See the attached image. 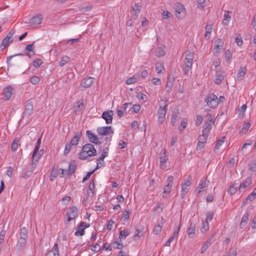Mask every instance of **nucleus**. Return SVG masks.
Returning a JSON list of instances; mask_svg holds the SVG:
<instances>
[{"label": "nucleus", "mask_w": 256, "mask_h": 256, "mask_svg": "<svg viewBox=\"0 0 256 256\" xmlns=\"http://www.w3.org/2000/svg\"><path fill=\"white\" fill-rule=\"evenodd\" d=\"M96 154V150L94 145L91 144H87L82 146L81 151L78 154V158L80 160H85Z\"/></svg>", "instance_id": "f257e3e1"}, {"label": "nucleus", "mask_w": 256, "mask_h": 256, "mask_svg": "<svg viewBox=\"0 0 256 256\" xmlns=\"http://www.w3.org/2000/svg\"><path fill=\"white\" fill-rule=\"evenodd\" d=\"M194 59V54L190 50L186 52V58L184 60V64L182 67V72L184 74H188L191 70Z\"/></svg>", "instance_id": "f03ea898"}, {"label": "nucleus", "mask_w": 256, "mask_h": 256, "mask_svg": "<svg viewBox=\"0 0 256 256\" xmlns=\"http://www.w3.org/2000/svg\"><path fill=\"white\" fill-rule=\"evenodd\" d=\"M167 106L168 104L164 100H161L158 112V122L159 124H162L166 120Z\"/></svg>", "instance_id": "7ed1b4c3"}, {"label": "nucleus", "mask_w": 256, "mask_h": 256, "mask_svg": "<svg viewBox=\"0 0 256 256\" xmlns=\"http://www.w3.org/2000/svg\"><path fill=\"white\" fill-rule=\"evenodd\" d=\"M42 154H41V151H39V152L35 154L32 153V156L31 169L30 170L27 171L26 172V174L28 176H30L32 174V172L36 166V164L38 162Z\"/></svg>", "instance_id": "20e7f679"}, {"label": "nucleus", "mask_w": 256, "mask_h": 256, "mask_svg": "<svg viewBox=\"0 0 256 256\" xmlns=\"http://www.w3.org/2000/svg\"><path fill=\"white\" fill-rule=\"evenodd\" d=\"M205 102H206L208 106L214 108L218 104V97L213 94H208L205 98Z\"/></svg>", "instance_id": "39448f33"}, {"label": "nucleus", "mask_w": 256, "mask_h": 256, "mask_svg": "<svg viewBox=\"0 0 256 256\" xmlns=\"http://www.w3.org/2000/svg\"><path fill=\"white\" fill-rule=\"evenodd\" d=\"M14 30H11L6 36L2 40L0 48H4L12 42L14 38Z\"/></svg>", "instance_id": "423d86ee"}, {"label": "nucleus", "mask_w": 256, "mask_h": 256, "mask_svg": "<svg viewBox=\"0 0 256 256\" xmlns=\"http://www.w3.org/2000/svg\"><path fill=\"white\" fill-rule=\"evenodd\" d=\"M176 17L181 20L183 18L186 14L185 8L180 3H176L174 6Z\"/></svg>", "instance_id": "0eeeda50"}, {"label": "nucleus", "mask_w": 256, "mask_h": 256, "mask_svg": "<svg viewBox=\"0 0 256 256\" xmlns=\"http://www.w3.org/2000/svg\"><path fill=\"white\" fill-rule=\"evenodd\" d=\"M192 177L191 176H188L186 179L184 181V183L182 184L181 196L184 198L188 190V188L191 184V180Z\"/></svg>", "instance_id": "6e6552de"}, {"label": "nucleus", "mask_w": 256, "mask_h": 256, "mask_svg": "<svg viewBox=\"0 0 256 256\" xmlns=\"http://www.w3.org/2000/svg\"><path fill=\"white\" fill-rule=\"evenodd\" d=\"M173 176H168L167 178V184L164 188V192L162 193V196L166 197L170 193L172 186L173 184Z\"/></svg>", "instance_id": "1a4fd4ad"}, {"label": "nucleus", "mask_w": 256, "mask_h": 256, "mask_svg": "<svg viewBox=\"0 0 256 256\" xmlns=\"http://www.w3.org/2000/svg\"><path fill=\"white\" fill-rule=\"evenodd\" d=\"M78 214V208L75 206L69 208L66 213L67 216V221L70 222L74 220Z\"/></svg>", "instance_id": "9d476101"}, {"label": "nucleus", "mask_w": 256, "mask_h": 256, "mask_svg": "<svg viewBox=\"0 0 256 256\" xmlns=\"http://www.w3.org/2000/svg\"><path fill=\"white\" fill-rule=\"evenodd\" d=\"M160 168L162 170H164L166 168V161L168 160V155L166 154L165 150H162L160 154Z\"/></svg>", "instance_id": "9b49d317"}, {"label": "nucleus", "mask_w": 256, "mask_h": 256, "mask_svg": "<svg viewBox=\"0 0 256 256\" xmlns=\"http://www.w3.org/2000/svg\"><path fill=\"white\" fill-rule=\"evenodd\" d=\"M97 132L100 136H106L110 133L113 134L112 127L110 126L99 127L97 128Z\"/></svg>", "instance_id": "f8f14e48"}, {"label": "nucleus", "mask_w": 256, "mask_h": 256, "mask_svg": "<svg viewBox=\"0 0 256 256\" xmlns=\"http://www.w3.org/2000/svg\"><path fill=\"white\" fill-rule=\"evenodd\" d=\"M113 115L112 110L105 111L102 114V118L106 120V124H110L112 122Z\"/></svg>", "instance_id": "ddd939ff"}, {"label": "nucleus", "mask_w": 256, "mask_h": 256, "mask_svg": "<svg viewBox=\"0 0 256 256\" xmlns=\"http://www.w3.org/2000/svg\"><path fill=\"white\" fill-rule=\"evenodd\" d=\"M86 134L89 141L94 144H100L98 138L90 130H86Z\"/></svg>", "instance_id": "4468645a"}, {"label": "nucleus", "mask_w": 256, "mask_h": 256, "mask_svg": "<svg viewBox=\"0 0 256 256\" xmlns=\"http://www.w3.org/2000/svg\"><path fill=\"white\" fill-rule=\"evenodd\" d=\"M252 183L251 178H247L239 186L238 190L240 193L244 192V189L250 186Z\"/></svg>", "instance_id": "2eb2a0df"}, {"label": "nucleus", "mask_w": 256, "mask_h": 256, "mask_svg": "<svg viewBox=\"0 0 256 256\" xmlns=\"http://www.w3.org/2000/svg\"><path fill=\"white\" fill-rule=\"evenodd\" d=\"M33 110V104L31 100L26 101L24 114L29 116Z\"/></svg>", "instance_id": "dca6fc26"}, {"label": "nucleus", "mask_w": 256, "mask_h": 256, "mask_svg": "<svg viewBox=\"0 0 256 256\" xmlns=\"http://www.w3.org/2000/svg\"><path fill=\"white\" fill-rule=\"evenodd\" d=\"M174 82V78L172 76L169 75L167 78L166 84V90L169 92L172 90Z\"/></svg>", "instance_id": "f3484780"}, {"label": "nucleus", "mask_w": 256, "mask_h": 256, "mask_svg": "<svg viewBox=\"0 0 256 256\" xmlns=\"http://www.w3.org/2000/svg\"><path fill=\"white\" fill-rule=\"evenodd\" d=\"M209 134H206L202 132V134L200 135L198 140V142L196 146V150H200V144H202V148H204V144L206 142L207 138Z\"/></svg>", "instance_id": "a211bd4d"}, {"label": "nucleus", "mask_w": 256, "mask_h": 256, "mask_svg": "<svg viewBox=\"0 0 256 256\" xmlns=\"http://www.w3.org/2000/svg\"><path fill=\"white\" fill-rule=\"evenodd\" d=\"M108 156V152H103L100 156L96 160V162L97 166L95 170L100 168L103 166L104 163V158Z\"/></svg>", "instance_id": "6ab92c4d"}, {"label": "nucleus", "mask_w": 256, "mask_h": 256, "mask_svg": "<svg viewBox=\"0 0 256 256\" xmlns=\"http://www.w3.org/2000/svg\"><path fill=\"white\" fill-rule=\"evenodd\" d=\"M42 15L38 14L36 16L32 17L30 20V24L32 26H37L41 24L42 20Z\"/></svg>", "instance_id": "aec40b11"}, {"label": "nucleus", "mask_w": 256, "mask_h": 256, "mask_svg": "<svg viewBox=\"0 0 256 256\" xmlns=\"http://www.w3.org/2000/svg\"><path fill=\"white\" fill-rule=\"evenodd\" d=\"M232 12L230 11L226 10L224 15V20H222V24L224 26H228L230 20H231Z\"/></svg>", "instance_id": "412c9836"}, {"label": "nucleus", "mask_w": 256, "mask_h": 256, "mask_svg": "<svg viewBox=\"0 0 256 256\" xmlns=\"http://www.w3.org/2000/svg\"><path fill=\"white\" fill-rule=\"evenodd\" d=\"M208 186V182L206 180V178H203L201 180L200 183L198 184L197 192L200 194L201 192L204 190V188Z\"/></svg>", "instance_id": "4be33fe9"}, {"label": "nucleus", "mask_w": 256, "mask_h": 256, "mask_svg": "<svg viewBox=\"0 0 256 256\" xmlns=\"http://www.w3.org/2000/svg\"><path fill=\"white\" fill-rule=\"evenodd\" d=\"M46 256H59L58 248L57 243H55L52 248L49 250Z\"/></svg>", "instance_id": "5701e85b"}, {"label": "nucleus", "mask_w": 256, "mask_h": 256, "mask_svg": "<svg viewBox=\"0 0 256 256\" xmlns=\"http://www.w3.org/2000/svg\"><path fill=\"white\" fill-rule=\"evenodd\" d=\"M164 222H165L164 219L163 218H162L161 220H160V223L159 224L155 226L154 227L153 232L154 234H158L161 232L162 227L164 224Z\"/></svg>", "instance_id": "b1692460"}, {"label": "nucleus", "mask_w": 256, "mask_h": 256, "mask_svg": "<svg viewBox=\"0 0 256 256\" xmlns=\"http://www.w3.org/2000/svg\"><path fill=\"white\" fill-rule=\"evenodd\" d=\"M13 88L11 86H8L5 88L4 92L5 100H9L12 94Z\"/></svg>", "instance_id": "393cba45"}, {"label": "nucleus", "mask_w": 256, "mask_h": 256, "mask_svg": "<svg viewBox=\"0 0 256 256\" xmlns=\"http://www.w3.org/2000/svg\"><path fill=\"white\" fill-rule=\"evenodd\" d=\"M196 232V224L190 223L188 230V234L190 238H193Z\"/></svg>", "instance_id": "a878e982"}, {"label": "nucleus", "mask_w": 256, "mask_h": 256, "mask_svg": "<svg viewBox=\"0 0 256 256\" xmlns=\"http://www.w3.org/2000/svg\"><path fill=\"white\" fill-rule=\"evenodd\" d=\"M82 136V132H77L76 136L73 137L70 141V144L73 145L74 146H76L78 144L80 138Z\"/></svg>", "instance_id": "bb28decb"}, {"label": "nucleus", "mask_w": 256, "mask_h": 256, "mask_svg": "<svg viewBox=\"0 0 256 256\" xmlns=\"http://www.w3.org/2000/svg\"><path fill=\"white\" fill-rule=\"evenodd\" d=\"M34 42L30 44H28L26 47V55L28 57H31L34 54V51L33 50L32 46L34 44Z\"/></svg>", "instance_id": "cd10ccee"}, {"label": "nucleus", "mask_w": 256, "mask_h": 256, "mask_svg": "<svg viewBox=\"0 0 256 256\" xmlns=\"http://www.w3.org/2000/svg\"><path fill=\"white\" fill-rule=\"evenodd\" d=\"M246 72V68L241 67L238 72L236 78L238 80H241L244 78Z\"/></svg>", "instance_id": "c85d7f7f"}, {"label": "nucleus", "mask_w": 256, "mask_h": 256, "mask_svg": "<svg viewBox=\"0 0 256 256\" xmlns=\"http://www.w3.org/2000/svg\"><path fill=\"white\" fill-rule=\"evenodd\" d=\"M140 6L139 5V4H135L134 6L132 8L133 11L134 12V14L132 16V18L134 20H136L138 16V14L140 12Z\"/></svg>", "instance_id": "c756f323"}, {"label": "nucleus", "mask_w": 256, "mask_h": 256, "mask_svg": "<svg viewBox=\"0 0 256 256\" xmlns=\"http://www.w3.org/2000/svg\"><path fill=\"white\" fill-rule=\"evenodd\" d=\"M92 83V78L90 77L85 78L81 82V86L84 88H88L90 86Z\"/></svg>", "instance_id": "7c9ffc66"}, {"label": "nucleus", "mask_w": 256, "mask_h": 256, "mask_svg": "<svg viewBox=\"0 0 256 256\" xmlns=\"http://www.w3.org/2000/svg\"><path fill=\"white\" fill-rule=\"evenodd\" d=\"M154 54L158 57H161L165 55L166 52L164 48L158 47L154 50Z\"/></svg>", "instance_id": "2f4dec72"}, {"label": "nucleus", "mask_w": 256, "mask_h": 256, "mask_svg": "<svg viewBox=\"0 0 256 256\" xmlns=\"http://www.w3.org/2000/svg\"><path fill=\"white\" fill-rule=\"evenodd\" d=\"M213 124H210L205 122L204 128L202 130V133L205 134H209L210 132L212 129V126Z\"/></svg>", "instance_id": "473e14b6"}, {"label": "nucleus", "mask_w": 256, "mask_h": 256, "mask_svg": "<svg viewBox=\"0 0 256 256\" xmlns=\"http://www.w3.org/2000/svg\"><path fill=\"white\" fill-rule=\"evenodd\" d=\"M76 167V166L74 162L70 163L68 168V172L67 174V176H68V178H70L72 174L74 172Z\"/></svg>", "instance_id": "72a5a7b5"}, {"label": "nucleus", "mask_w": 256, "mask_h": 256, "mask_svg": "<svg viewBox=\"0 0 256 256\" xmlns=\"http://www.w3.org/2000/svg\"><path fill=\"white\" fill-rule=\"evenodd\" d=\"M248 217L249 214L248 212H246L242 218V220L240 223V228L244 226L247 224L249 220Z\"/></svg>", "instance_id": "f704fd0d"}, {"label": "nucleus", "mask_w": 256, "mask_h": 256, "mask_svg": "<svg viewBox=\"0 0 256 256\" xmlns=\"http://www.w3.org/2000/svg\"><path fill=\"white\" fill-rule=\"evenodd\" d=\"M211 239H208L204 242L201 249H200V253L204 254L208 247L210 246V244Z\"/></svg>", "instance_id": "c9c22d12"}, {"label": "nucleus", "mask_w": 256, "mask_h": 256, "mask_svg": "<svg viewBox=\"0 0 256 256\" xmlns=\"http://www.w3.org/2000/svg\"><path fill=\"white\" fill-rule=\"evenodd\" d=\"M20 146V140L18 138H15L13 141L12 146L11 149L12 152H15L18 149V146Z\"/></svg>", "instance_id": "e433bc0d"}, {"label": "nucleus", "mask_w": 256, "mask_h": 256, "mask_svg": "<svg viewBox=\"0 0 256 256\" xmlns=\"http://www.w3.org/2000/svg\"><path fill=\"white\" fill-rule=\"evenodd\" d=\"M206 111L208 112V113L206 115V122L208 123L214 124L215 120L212 118L211 114L208 112H210V110L209 109H206Z\"/></svg>", "instance_id": "4c0bfd02"}, {"label": "nucleus", "mask_w": 256, "mask_h": 256, "mask_svg": "<svg viewBox=\"0 0 256 256\" xmlns=\"http://www.w3.org/2000/svg\"><path fill=\"white\" fill-rule=\"evenodd\" d=\"M130 234L129 230H121L120 232L119 238L120 240H124Z\"/></svg>", "instance_id": "58836bf2"}, {"label": "nucleus", "mask_w": 256, "mask_h": 256, "mask_svg": "<svg viewBox=\"0 0 256 256\" xmlns=\"http://www.w3.org/2000/svg\"><path fill=\"white\" fill-rule=\"evenodd\" d=\"M156 69L158 74L162 73L164 71V66L160 63L156 64Z\"/></svg>", "instance_id": "ea45409f"}, {"label": "nucleus", "mask_w": 256, "mask_h": 256, "mask_svg": "<svg viewBox=\"0 0 256 256\" xmlns=\"http://www.w3.org/2000/svg\"><path fill=\"white\" fill-rule=\"evenodd\" d=\"M78 106L74 110V112L77 113L78 112H80V110H82V109L84 108V104L83 102L80 101H78L76 102Z\"/></svg>", "instance_id": "a19ab883"}, {"label": "nucleus", "mask_w": 256, "mask_h": 256, "mask_svg": "<svg viewBox=\"0 0 256 256\" xmlns=\"http://www.w3.org/2000/svg\"><path fill=\"white\" fill-rule=\"evenodd\" d=\"M225 139H226L225 136H222L220 139H219L218 140V142L216 144V145L214 148V150H218L220 148V147L224 142Z\"/></svg>", "instance_id": "79ce46f5"}, {"label": "nucleus", "mask_w": 256, "mask_h": 256, "mask_svg": "<svg viewBox=\"0 0 256 256\" xmlns=\"http://www.w3.org/2000/svg\"><path fill=\"white\" fill-rule=\"evenodd\" d=\"M206 32L204 34V36L206 37H208V38H210V35L212 30V27L211 25L206 24Z\"/></svg>", "instance_id": "37998d69"}, {"label": "nucleus", "mask_w": 256, "mask_h": 256, "mask_svg": "<svg viewBox=\"0 0 256 256\" xmlns=\"http://www.w3.org/2000/svg\"><path fill=\"white\" fill-rule=\"evenodd\" d=\"M70 58L68 56H62L60 62H59V66H63L70 61Z\"/></svg>", "instance_id": "c03bdc74"}, {"label": "nucleus", "mask_w": 256, "mask_h": 256, "mask_svg": "<svg viewBox=\"0 0 256 256\" xmlns=\"http://www.w3.org/2000/svg\"><path fill=\"white\" fill-rule=\"evenodd\" d=\"M187 126V120L184 118L182 120L180 124V126L179 127V130L182 133L184 130Z\"/></svg>", "instance_id": "a18cd8bd"}, {"label": "nucleus", "mask_w": 256, "mask_h": 256, "mask_svg": "<svg viewBox=\"0 0 256 256\" xmlns=\"http://www.w3.org/2000/svg\"><path fill=\"white\" fill-rule=\"evenodd\" d=\"M209 229V224L208 222H202V227L200 228V230L202 232L204 233L206 231H208Z\"/></svg>", "instance_id": "49530a36"}, {"label": "nucleus", "mask_w": 256, "mask_h": 256, "mask_svg": "<svg viewBox=\"0 0 256 256\" xmlns=\"http://www.w3.org/2000/svg\"><path fill=\"white\" fill-rule=\"evenodd\" d=\"M256 198L251 194H250L245 199V200L243 202L242 204L246 205L249 202H252Z\"/></svg>", "instance_id": "de8ad7c7"}, {"label": "nucleus", "mask_w": 256, "mask_h": 256, "mask_svg": "<svg viewBox=\"0 0 256 256\" xmlns=\"http://www.w3.org/2000/svg\"><path fill=\"white\" fill-rule=\"evenodd\" d=\"M28 230L25 227H22L20 231V238H26Z\"/></svg>", "instance_id": "09e8293b"}, {"label": "nucleus", "mask_w": 256, "mask_h": 256, "mask_svg": "<svg viewBox=\"0 0 256 256\" xmlns=\"http://www.w3.org/2000/svg\"><path fill=\"white\" fill-rule=\"evenodd\" d=\"M72 146H74L73 145H71L70 142V143L66 144V145L65 146V148H64V155L66 156L68 154L70 153V150H71Z\"/></svg>", "instance_id": "8fccbe9b"}, {"label": "nucleus", "mask_w": 256, "mask_h": 256, "mask_svg": "<svg viewBox=\"0 0 256 256\" xmlns=\"http://www.w3.org/2000/svg\"><path fill=\"white\" fill-rule=\"evenodd\" d=\"M237 192V188L234 186V184L230 186L229 187L228 192L230 195L234 194Z\"/></svg>", "instance_id": "3c124183"}, {"label": "nucleus", "mask_w": 256, "mask_h": 256, "mask_svg": "<svg viewBox=\"0 0 256 256\" xmlns=\"http://www.w3.org/2000/svg\"><path fill=\"white\" fill-rule=\"evenodd\" d=\"M232 54L230 50H227L225 52V60L226 62H230L232 60Z\"/></svg>", "instance_id": "603ef678"}, {"label": "nucleus", "mask_w": 256, "mask_h": 256, "mask_svg": "<svg viewBox=\"0 0 256 256\" xmlns=\"http://www.w3.org/2000/svg\"><path fill=\"white\" fill-rule=\"evenodd\" d=\"M130 212L129 210H125L123 212L122 217L124 219V221L128 220L130 218Z\"/></svg>", "instance_id": "864d4df0"}, {"label": "nucleus", "mask_w": 256, "mask_h": 256, "mask_svg": "<svg viewBox=\"0 0 256 256\" xmlns=\"http://www.w3.org/2000/svg\"><path fill=\"white\" fill-rule=\"evenodd\" d=\"M250 124L249 122H244L240 132H242V133H246L248 132L249 128H250Z\"/></svg>", "instance_id": "5fc2aeb1"}, {"label": "nucleus", "mask_w": 256, "mask_h": 256, "mask_svg": "<svg viewBox=\"0 0 256 256\" xmlns=\"http://www.w3.org/2000/svg\"><path fill=\"white\" fill-rule=\"evenodd\" d=\"M164 204L162 203H158L157 206L155 207L154 210L155 212H162L164 208Z\"/></svg>", "instance_id": "6e6d98bb"}, {"label": "nucleus", "mask_w": 256, "mask_h": 256, "mask_svg": "<svg viewBox=\"0 0 256 256\" xmlns=\"http://www.w3.org/2000/svg\"><path fill=\"white\" fill-rule=\"evenodd\" d=\"M42 64V60L40 58H36L33 62V66L36 68H39Z\"/></svg>", "instance_id": "4d7b16f0"}, {"label": "nucleus", "mask_w": 256, "mask_h": 256, "mask_svg": "<svg viewBox=\"0 0 256 256\" xmlns=\"http://www.w3.org/2000/svg\"><path fill=\"white\" fill-rule=\"evenodd\" d=\"M30 80L33 84H36L39 82L40 78L38 76H33L30 78Z\"/></svg>", "instance_id": "13d9d810"}, {"label": "nucleus", "mask_w": 256, "mask_h": 256, "mask_svg": "<svg viewBox=\"0 0 256 256\" xmlns=\"http://www.w3.org/2000/svg\"><path fill=\"white\" fill-rule=\"evenodd\" d=\"M249 169L252 172L256 171V160H254L251 163L248 165Z\"/></svg>", "instance_id": "bf43d9fd"}, {"label": "nucleus", "mask_w": 256, "mask_h": 256, "mask_svg": "<svg viewBox=\"0 0 256 256\" xmlns=\"http://www.w3.org/2000/svg\"><path fill=\"white\" fill-rule=\"evenodd\" d=\"M79 41H80V38H76L70 39V40H67L66 41L64 40L62 42H61V43L65 44L66 42H67L68 44H73L74 43L78 42Z\"/></svg>", "instance_id": "052dcab7"}, {"label": "nucleus", "mask_w": 256, "mask_h": 256, "mask_svg": "<svg viewBox=\"0 0 256 256\" xmlns=\"http://www.w3.org/2000/svg\"><path fill=\"white\" fill-rule=\"evenodd\" d=\"M203 120V117L201 115H198L196 120L195 124L196 126L200 125Z\"/></svg>", "instance_id": "680f3d73"}, {"label": "nucleus", "mask_w": 256, "mask_h": 256, "mask_svg": "<svg viewBox=\"0 0 256 256\" xmlns=\"http://www.w3.org/2000/svg\"><path fill=\"white\" fill-rule=\"evenodd\" d=\"M84 234V230L82 228H78V230L75 232L74 235L76 236H82Z\"/></svg>", "instance_id": "e2e57ef3"}, {"label": "nucleus", "mask_w": 256, "mask_h": 256, "mask_svg": "<svg viewBox=\"0 0 256 256\" xmlns=\"http://www.w3.org/2000/svg\"><path fill=\"white\" fill-rule=\"evenodd\" d=\"M136 82V78L135 77L133 76V77L128 78L126 80V82L127 84H134Z\"/></svg>", "instance_id": "0e129e2a"}, {"label": "nucleus", "mask_w": 256, "mask_h": 256, "mask_svg": "<svg viewBox=\"0 0 256 256\" xmlns=\"http://www.w3.org/2000/svg\"><path fill=\"white\" fill-rule=\"evenodd\" d=\"M215 48L218 50H222V43L220 40H218L214 42Z\"/></svg>", "instance_id": "69168bd1"}, {"label": "nucleus", "mask_w": 256, "mask_h": 256, "mask_svg": "<svg viewBox=\"0 0 256 256\" xmlns=\"http://www.w3.org/2000/svg\"><path fill=\"white\" fill-rule=\"evenodd\" d=\"M140 106L139 104H134L132 107L131 108L132 112L138 113L140 110Z\"/></svg>", "instance_id": "338daca9"}, {"label": "nucleus", "mask_w": 256, "mask_h": 256, "mask_svg": "<svg viewBox=\"0 0 256 256\" xmlns=\"http://www.w3.org/2000/svg\"><path fill=\"white\" fill-rule=\"evenodd\" d=\"M91 250L94 252H98L100 250V246L97 243L92 246Z\"/></svg>", "instance_id": "774afa93"}]
</instances>
